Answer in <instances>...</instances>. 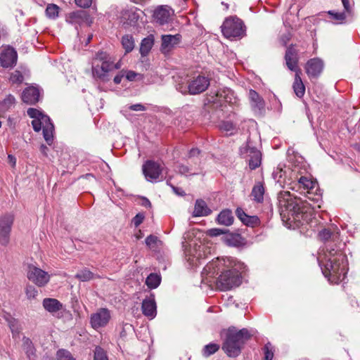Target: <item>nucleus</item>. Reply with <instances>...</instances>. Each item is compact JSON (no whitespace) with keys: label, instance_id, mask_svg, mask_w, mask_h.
I'll return each instance as SVG.
<instances>
[{"label":"nucleus","instance_id":"obj_1","mask_svg":"<svg viewBox=\"0 0 360 360\" xmlns=\"http://www.w3.org/2000/svg\"><path fill=\"white\" fill-rule=\"evenodd\" d=\"M280 214L283 221H300V232L307 237H312L315 233L314 219V207L307 199H297L290 192H280L278 196Z\"/></svg>","mask_w":360,"mask_h":360},{"label":"nucleus","instance_id":"obj_2","mask_svg":"<svg viewBox=\"0 0 360 360\" xmlns=\"http://www.w3.org/2000/svg\"><path fill=\"white\" fill-rule=\"evenodd\" d=\"M208 268L213 269L214 273H221L217 279V285L221 290H229L240 285L241 273L245 266L243 263L231 258H218Z\"/></svg>","mask_w":360,"mask_h":360},{"label":"nucleus","instance_id":"obj_3","mask_svg":"<svg viewBox=\"0 0 360 360\" xmlns=\"http://www.w3.org/2000/svg\"><path fill=\"white\" fill-rule=\"evenodd\" d=\"M221 335L224 336L221 348L229 357L238 356L243 345L252 337L247 328L237 330L235 327L223 330Z\"/></svg>","mask_w":360,"mask_h":360},{"label":"nucleus","instance_id":"obj_4","mask_svg":"<svg viewBox=\"0 0 360 360\" xmlns=\"http://www.w3.org/2000/svg\"><path fill=\"white\" fill-rule=\"evenodd\" d=\"M334 250V249L329 250L330 257L328 259V262L326 264L322 262H320L319 266L324 277L330 283L337 284L345 278L347 264L345 263V256L342 253L335 255L333 253Z\"/></svg>","mask_w":360,"mask_h":360},{"label":"nucleus","instance_id":"obj_5","mask_svg":"<svg viewBox=\"0 0 360 360\" xmlns=\"http://www.w3.org/2000/svg\"><path fill=\"white\" fill-rule=\"evenodd\" d=\"M221 32L227 39H240L245 34V26L237 16L226 18L221 26Z\"/></svg>","mask_w":360,"mask_h":360},{"label":"nucleus","instance_id":"obj_6","mask_svg":"<svg viewBox=\"0 0 360 360\" xmlns=\"http://www.w3.org/2000/svg\"><path fill=\"white\" fill-rule=\"evenodd\" d=\"M27 277L38 287L45 286L50 280V275L48 272L33 264L27 266Z\"/></svg>","mask_w":360,"mask_h":360},{"label":"nucleus","instance_id":"obj_7","mask_svg":"<svg viewBox=\"0 0 360 360\" xmlns=\"http://www.w3.org/2000/svg\"><path fill=\"white\" fill-rule=\"evenodd\" d=\"M14 216L11 214H6L0 217V244L7 246L10 243V236Z\"/></svg>","mask_w":360,"mask_h":360},{"label":"nucleus","instance_id":"obj_8","mask_svg":"<svg viewBox=\"0 0 360 360\" xmlns=\"http://www.w3.org/2000/svg\"><path fill=\"white\" fill-rule=\"evenodd\" d=\"M164 167L154 160H148L142 166L143 173L148 181H157L162 176Z\"/></svg>","mask_w":360,"mask_h":360},{"label":"nucleus","instance_id":"obj_9","mask_svg":"<svg viewBox=\"0 0 360 360\" xmlns=\"http://www.w3.org/2000/svg\"><path fill=\"white\" fill-rule=\"evenodd\" d=\"M210 84V79L205 75H199L190 81L188 84V93L191 95L200 94L207 89Z\"/></svg>","mask_w":360,"mask_h":360},{"label":"nucleus","instance_id":"obj_10","mask_svg":"<svg viewBox=\"0 0 360 360\" xmlns=\"http://www.w3.org/2000/svg\"><path fill=\"white\" fill-rule=\"evenodd\" d=\"M110 317V312L108 309L100 308L96 313L91 315V326L95 330L105 327L108 323Z\"/></svg>","mask_w":360,"mask_h":360},{"label":"nucleus","instance_id":"obj_11","mask_svg":"<svg viewBox=\"0 0 360 360\" xmlns=\"http://www.w3.org/2000/svg\"><path fill=\"white\" fill-rule=\"evenodd\" d=\"M181 39L182 37L180 34H176L174 35H162V44L160 46V51L165 55L169 54L174 49H175L181 43Z\"/></svg>","mask_w":360,"mask_h":360},{"label":"nucleus","instance_id":"obj_12","mask_svg":"<svg viewBox=\"0 0 360 360\" xmlns=\"http://www.w3.org/2000/svg\"><path fill=\"white\" fill-rule=\"evenodd\" d=\"M18 53L15 49L10 46L5 48L0 54V63L4 68H11L17 63Z\"/></svg>","mask_w":360,"mask_h":360},{"label":"nucleus","instance_id":"obj_13","mask_svg":"<svg viewBox=\"0 0 360 360\" xmlns=\"http://www.w3.org/2000/svg\"><path fill=\"white\" fill-rule=\"evenodd\" d=\"M339 229L337 226L332 224L327 228H324L319 232V239L324 243H335L339 240Z\"/></svg>","mask_w":360,"mask_h":360},{"label":"nucleus","instance_id":"obj_14","mask_svg":"<svg viewBox=\"0 0 360 360\" xmlns=\"http://www.w3.org/2000/svg\"><path fill=\"white\" fill-rule=\"evenodd\" d=\"M298 182L300 187L303 188V199H307L314 205L315 203V192L313 191L314 181L307 176H301Z\"/></svg>","mask_w":360,"mask_h":360},{"label":"nucleus","instance_id":"obj_15","mask_svg":"<svg viewBox=\"0 0 360 360\" xmlns=\"http://www.w3.org/2000/svg\"><path fill=\"white\" fill-rule=\"evenodd\" d=\"M195 166L186 165L179 163L176 165L177 172L181 175L186 176L202 175L204 176L205 172L203 171V168L200 166V162H194Z\"/></svg>","mask_w":360,"mask_h":360},{"label":"nucleus","instance_id":"obj_16","mask_svg":"<svg viewBox=\"0 0 360 360\" xmlns=\"http://www.w3.org/2000/svg\"><path fill=\"white\" fill-rule=\"evenodd\" d=\"M247 153V161L251 169H255L259 167L262 162V153L255 147L247 146L245 148Z\"/></svg>","mask_w":360,"mask_h":360},{"label":"nucleus","instance_id":"obj_17","mask_svg":"<svg viewBox=\"0 0 360 360\" xmlns=\"http://www.w3.org/2000/svg\"><path fill=\"white\" fill-rule=\"evenodd\" d=\"M67 22L70 24L81 25L86 23L90 25L91 23V18L89 14L85 11H77L71 12L67 17Z\"/></svg>","mask_w":360,"mask_h":360},{"label":"nucleus","instance_id":"obj_18","mask_svg":"<svg viewBox=\"0 0 360 360\" xmlns=\"http://www.w3.org/2000/svg\"><path fill=\"white\" fill-rule=\"evenodd\" d=\"M285 59L288 68L294 72H301L300 70L297 68V52L292 45L287 48L285 55Z\"/></svg>","mask_w":360,"mask_h":360},{"label":"nucleus","instance_id":"obj_19","mask_svg":"<svg viewBox=\"0 0 360 360\" xmlns=\"http://www.w3.org/2000/svg\"><path fill=\"white\" fill-rule=\"evenodd\" d=\"M39 89L33 86L27 87L22 94V100L29 105H34L39 101Z\"/></svg>","mask_w":360,"mask_h":360},{"label":"nucleus","instance_id":"obj_20","mask_svg":"<svg viewBox=\"0 0 360 360\" xmlns=\"http://www.w3.org/2000/svg\"><path fill=\"white\" fill-rule=\"evenodd\" d=\"M236 214L242 223L248 226L254 228L260 225V219L257 216L248 215L240 207L236 209Z\"/></svg>","mask_w":360,"mask_h":360},{"label":"nucleus","instance_id":"obj_21","mask_svg":"<svg viewBox=\"0 0 360 360\" xmlns=\"http://www.w3.org/2000/svg\"><path fill=\"white\" fill-rule=\"evenodd\" d=\"M171 13L167 6H158L154 11L153 18L160 25L167 23L169 20Z\"/></svg>","mask_w":360,"mask_h":360},{"label":"nucleus","instance_id":"obj_22","mask_svg":"<svg viewBox=\"0 0 360 360\" xmlns=\"http://www.w3.org/2000/svg\"><path fill=\"white\" fill-rule=\"evenodd\" d=\"M151 297L143 300L141 309L146 316L153 319L156 316L157 310L154 296L151 295Z\"/></svg>","mask_w":360,"mask_h":360},{"label":"nucleus","instance_id":"obj_23","mask_svg":"<svg viewBox=\"0 0 360 360\" xmlns=\"http://www.w3.org/2000/svg\"><path fill=\"white\" fill-rule=\"evenodd\" d=\"M139 14L133 9L124 10L122 12L121 19L125 25L134 26L139 19Z\"/></svg>","mask_w":360,"mask_h":360},{"label":"nucleus","instance_id":"obj_24","mask_svg":"<svg viewBox=\"0 0 360 360\" xmlns=\"http://www.w3.org/2000/svg\"><path fill=\"white\" fill-rule=\"evenodd\" d=\"M212 212V210L207 207V203L202 199L195 201L193 217L207 216Z\"/></svg>","mask_w":360,"mask_h":360},{"label":"nucleus","instance_id":"obj_25","mask_svg":"<svg viewBox=\"0 0 360 360\" xmlns=\"http://www.w3.org/2000/svg\"><path fill=\"white\" fill-rule=\"evenodd\" d=\"M42 304L44 308L50 313H56L63 308L62 303L55 298H45Z\"/></svg>","mask_w":360,"mask_h":360},{"label":"nucleus","instance_id":"obj_26","mask_svg":"<svg viewBox=\"0 0 360 360\" xmlns=\"http://www.w3.org/2000/svg\"><path fill=\"white\" fill-rule=\"evenodd\" d=\"M22 349L25 351V354L29 360H34L36 356V349L32 340L25 336L22 338Z\"/></svg>","mask_w":360,"mask_h":360},{"label":"nucleus","instance_id":"obj_27","mask_svg":"<svg viewBox=\"0 0 360 360\" xmlns=\"http://www.w3.org/2000/svg\"><path fill=\"white\" fill-rule=\"evenodd\" d=\"M264 191L263 184L261 182L256 183L251 191V196H252L253 200L257 203L263 202Z\"/></svg>","mask_w":360,"mask_h":360},{"label":"nucleus","instance_id":"obj_28","mask_svg":"<svg viewBox=\"0 0 360 360\" xmlns=\"http://www.w3.org/2000/svg\"><path fill=\"white\" fill-rule=\"evenodd\" d=\"M249 98L250 99L251 105L255 110H260L264 108L263 98L255 90H250Z\"/></svg>","mask_w":360,"mask_h":360},{"label":"nucleus","instance_id":"obj_29","mask_svg":"<svg viewBox=\"0 0 360 360\" xmlns=\"http://www.w3.org/2000/svg\"><path fill=\"white\" fill-rule=\"evenodd\" d=\"M234 220V217L232 214V212L230 210H222L217 216V221L218 224L224 225V226H230L233 224Z\"/></svg>","mask_w":360,"mask_h":360},{"label":"nucleus","instance_id":"obj_30","mask_svg":"<svg viewBox=\"0 0 360 360\" xmlns=\"http://www.w3.org/2000/svg\"><path fill=\"white\" fill-rule=\"evenodd\" d=\"M225 242L229 246L240 247L245 244V239L239 233H229L226 236Z\"/></svg>","mask_w":360,"mask_h":360},{"label":"nucleus","instance_id":"obj_31","mask_svg":"<svg viewBox=\"0 0 360 360\" xmlns=\"http://www.w3.org/2000/svg\"><path fill=\"white\" fill-rule=\"evenodd\" d=\"M75 277L81 282H86L99 278L98 276L94 274L87 268H83L79 270Z\"/></svg>","mask_w":360,"mask_h":360},{"label":"nucleus","instance_id":"obj_32","mask_svg":"<svg viewBox=\"0 0 360 360\" xmlns=\"http://www.w3.org/2000/svg\"><path fill=\"white\" fill-rule=\"evenodd\" d=\"M153 44L154 36L153 34H150L147 37L144 38L141 41L140 46V53L141 54V56H145L148 55V53L151 50Z\"/></svg>","mask_w":360,"mask_h":360},{"label":"nucleus","instance_id":"obj_33","mask_svg":"<svg viewBox=\"0 0 360 360\" xmlns=\"http://www.w3.org/2000/svg\"><path fill=\"white\" fill-rule=\"evenodd\" d=\"M301 72H296L295 77V81L292 85V88L294 90L295 94L298 96L299 98H301L304 96V91H305V87L301 79L300 74Z\"/></svg>","mask_w":360,"mask_h":360},{"label":"nucleus","instance_id":"obj_34","mask_svg":"<svg viewBox=\"0 0 360 360\" xmlns=\"http://www.w3.org/2000/svg\"><path fill=\"white\" fill-rule=\"evenodd\" d=\"M54 130V126L53 123L51 122V119H49V122H47L46 124H44L43 127V136L49 145H51L53 142V133Z\"/></svg>","mask_w":360,"mask_h":360},{"label":"nucleus","instance_id":"obj_35","mask_svg":"<svg viewBox=\"0 0 360 360\" xmlns=\"http://www.w3.org/2000/svg\"><path fill=\"white\" fill-rule=\"evenodd\" d=\"M161 281V278L156 274H150L146 280V284L150 289L156 288Z\"/></svg>","mask_w":360,"mask_h":360},{"label":"nucleus","instance_id":"obj_36","mask_svg":"<svg viewBox=\"0 0 360 360\" xmlns=\"http://www.w3.org/2000/svg\"><path fill=\"white\" fill-rule=\"evenodd\" d=\"M6 321L13 334V337L18 336L20 332V328L19 327L18 321L10 315L6 317Z\"/></svg>","mask_w":360,"mask_h":360},{"label":"nucleus","instance_id":"obj_37","mask_svg":"<svg viewBox=\"0 0 360 360\" xmlns=\"http://www.w3.org/2000/svg\"><path fill=\"white\" fill-rule=\"evenodd\" d=\"M122 44L127 53L131 52L134 47V40L131 35L125 34L122 38Z\"/></svg>","mask_w":360,"mask_h":360},{"label":"nucleus","instance_id":"obj_38","mask_svg":"<svg viewBox=\"0 0 360 360\" xmlns=\"http://www.w3.org/2000/svg\"><path fill=\"white\" fill-rule=\"evenodd\" d=\"M50 117L49 116L41 117L39 119H34L32 121V125L33 129L39 132L41 128L43 129L44 124H46L47 122H49Z\"/></svg>","mask_w":360,"mask_h":360},{"label":"nucleus","instance_id":"obj_39","mask_svg":"<svg viewBox=\"0 0 360 360\" xmlns=\"http://www.w3.org/2000/svg\"><path fill=\"white\" fill-rule=\"evenodd\" d=\"M219 349V345L216 343H210L205 345L202 349V355L208 357L217 352Z\"/></svg>","mask_w":360,"mask_h":360},{"label":"nucleus","instance_id":"obj_40","mask_svg":"<svg viewBox=\"0 0 360 360\" xmlns=\"http://www.w3.org/2000/svg\"><path fill=\"white\" fill-rule=\"evenodd\" d=\"M92 74L94 77L98 78L102 81L108 80V75L100 67L99 65H94L92 67Z\"/></svg>","mask_w":360,"mask_h":360},{"label":"nucleus","instance_id":"obj_41","mask_svg":"<svg viewBox=\"0 0 360 360\" xmlns=\"http://www.w3.org/2000/svg\"><path fill=\"white\" fill-rule=\"evenodd\" d=\"M59 7L53 4H49L46 8V16L54 19L58 15Z\"/></svg>","mask_w":360,"mask_h":360},{"label":"nucleus","instance_id":"obj_42","mask_svg":"<svg viewBox=\"0 0 360 360\" xmlns=\"http://www.w3.org/2000/svg\"><path fill=\"white\" fill-rule=\"evenodd\" d=\"M57 360H75L72 354L64 349H59L56 353Z\"/></svg>","mask_w":360,"mask_h":360},{"label":"nucleus","instance_id":"obj_43","mask_svg":"<svg viewBox=\"0 0 360 360\" xmlns=\"http://www.w3.org/2000/svg\"><path fill=\"white\" fill-rule=\"evenodd\" d=\"M232 91L229 89H226L223 90H219L217 92L216 96L221 98H223L224 101L228 103H231V97Z\"/></svg>","mask_w":360,"mask_h":360},{"label":"nucleus","instance_id":"obj_44","mask_svg":"<svg viewBox=\"0 0 360 360\" xmlns=\"http://www.w3.org/2000/svg\"><path fill=\"white\" fill-rule=\"evenodd\" d=\"M264 360H272L274 358V347L270 342L265 344L264 348Z\"/></svg>","mask_w":360,"mask_h":360},{"label":"nucleus","instance_id":"obj_45","mask_svg":"<svg viewBox=\"0 0 360 360\" xmlns=\"http://www.w3.org/2000/svg\"><path fill=\"white\" fill-rule=\"evenodd\" d=\"M328 14L332 16V19L336 20L337 22L342 23L346 19L347 16L350 15H347V13L344 12H334V11H328Z\"/></svg>","mask_w":360,"mask_h":360},{"label":"nucleus","instance_id":"obj_46","mask_svg":"<svg viewBox=\"0 0 360 360\" xmlns=\"http://www.w3.org/2000/svg\"><path fill=\"white\" fill-rule=\"evenodd\" d=\"M305 69L309 77H315V58H311L307 63Z\"/></svg>","mask_w":360,"mask_h":360},{"label":"nucleus","instance_id":"obj_47","mask_svg":"<svg viewBox=\"0 0 360 360\" xmlns=\"http://www.w3.org/2000/svg\"><path fill=\"white\" fill-rule=\"evenodd\" d=\"M25 294L27 299H34L38 295V290L32 285H27L25 288Z\"/></svg>","mask_w":360,"mask_h":360},{"label":"nucleus","instance_id":"obj_48","mask_svg":"<svg viewBox=\"0 0 360 360\" xmlns=\"http://www.w3.org/2000/svg\"><path fill=\"white\" fill-rule=\"evenodd\" d=\"M94 360H108L106 353L101 347H96Z\"/></svg>","mask_w":360,"mask_h":360},{"label":"nucleus","instance_id":"obj_49","mask_svg":"<svg viewBox=\"0 0 360 360\" xmlns=\"http://www.w3.org/2000/svg\"><path fill=\"white\" fill-rule=\"evenodd\" d=\"M23 79L24 77L20 71L15 70L13 72L11 73L10 80L13 83L21 84L23 82Z\"/></svg>","mask_w":360,"mask_h":360},{"label":"nucleus","instance_id":"obj_50","mask_svg":"<svg viewBox=\"0 0 360 360\" xmlns=\"http://www.w3.org/2000/svg\"><path fill=\"white\" fill-rule=\"evenodd\" d=\"M158 239V237L153 235H150L146 238V244L150 249H154Z\"/></svg>","mask_w":360,"mask_h":360},{"label":"nucleus","instance_id":"obj_51","mask_svg":"<svg viewBox=\"0 0 360 360\" xmlns=\"http://www.w3.org/2000/svg\"><path fill=\"white\" fill-rule=\"evenodd\" d=\"M228 231L226 229L214 228L210 229L207 231V234L211 237H216L222 234L227 233Z\"/></svg>","mask_w":360,"mask_h":360},{"label":"nucleus","instance_id":"obj_52","mask_svg":"<svg viewBox=\"0 0 360 360\" xmlns=\"http://www.w3.org/2000/svg\"><path fill=\"white\" fill-rule=\"evenodd\" d=\"M27 115L31 117L34 119H39L41 118V117L46 116V115H44L42 112L39 111L38 110L35 108H29L27 110Z\"/></svg>","mask_w":360,"mask_h":360},{"label":"nucleus","instance_id":"obj_53","mask_svg":"<svg viewBox=\"0 0 360 360\" xmlns=\"http://www.w3.org/2000/svg\"><path fill=\"white\" fill-rule=\"evenodd\" d=\"M200 155V150L198 148H193L189 150L188 155V159H191L193 158H195L197 160L196 162L198 163L199 162L201 163L200 158H199Z\"/></svg>","mask_w":360,"mask_h":360},{"label":"nucleus","instance_id":"obj_54","mask_svg":"<svg viewBox=\"0 0 360 360\" xmlns=\"http://www.w3.org/2000/svg\"><path fill=\"white\" fill-rule=\"evenodd\" d=\"M220 129L231 134L235 129L234 124L231 122H223L220 125Z\"/></svg>","mask_w":360,"mask_h":360},{"label":"nucleus","instance_id":"obj_55","mask_svg":"<svg viewBox=\"0 0 360 360\" xmlns=\"http://www.w3.org/2000/svg\"><path fill=\"white\" fill-rule=\"evenodd\" d=\"M94 0H75V4L80 8H88L91 7Z\"/></svg>","mask_w":360,"mask_h":360},{"label":"nucleus","instance_id":"obj_56","mask_svg":"<svg viewBox=\"0 0 360 360\" xmlns=\"http://www.w3.org/2000/svg\"><path fill=\"white\" fill-rule=\"evenodd\" d=\"M100 67L104 70V72L108 75L110 71L113 70V63L110 60H105L101 63Z\"/></svg>","mask_w":360,"mask_h":360},{"label":"nucleus","instance_id":"obj_57","mask_svg":"<svg viewBox=\"0 0 360 360\" xmlns=\"http://www.w3.org/2000/svg\"><path fill=\"white\" fill-rule=\"evenodd\" d=\"M342 5L345 8V12L347 13V15H352V5L353 4H350L349 0H341Z\"/></svg>","mask_w":360,"mask_h":360},{"label":"nucleus","instance_id":"obj_58","mask_svg":"<svg viewBox=\"0 0 360 360\" xmlns=\"http://www.w3.org/2000/svg\"><path fill=\"white\" fill-rule=\"evenodd\" d=\"M144 215L141 213H138L133 219L132 222L135 227H138L143 221Z\"/></svg>","mask_w":360,"mask_h":360},{"label":"nucleus","instance_id":"obj_59","mask_svg":"<svg viewBox=\"0 0 360 360\" xmlns=\"http://www.w3.org/2000/svg\"><path fill=\"white\" fill-rule=\"evenodd\" d=\"M95 60H98L102 63L103 61L110 60V58H109L108 55L105 52L101 51V52H98L96 54Z\"/></svg>","mask_w":360,"mask_h":360},{"label":"nucleus","instance_id":"obj_60","mask_svg":"<svg viewBox=\"0 0 360 360\" xmlns=\"http://www.w3.org/2000/svg\"><path fill=\"white\" fill-rule=\"evenodd\" d=\"M15 99L13 96L8 95L4 100V104L6 105L7 107H10L13 104L15 103Z\"/></svg>","mask_w":360,"mask_h":360},{"label":"nucleus","instance_id":"obj_61","mask_svg":"<svg viewBox=\"0 0 360 360\" xmlns=\"http://www.w3.org/2000/svg\"><path fill=\"white\" fill-rule=\"evenodd\" d=\"M129 110L134 111H144L146 110V107L141 103L131 105L129 107Z\"/></svg>","mask_w":360,"mask_h":360},{"label":"nucleus","instance_id":"obj_62","mask_svg":"<svg viewBox=\"0 0 360 360\" xmlns=\"http://www.w3.org/2000/svg\"><path fill=\"white\" fill-rule=\"evenodd\" d=\"M324 64L323 60L316 58V75L322 72Z\"/></svg>","mask_w":360,"mask_h":360},{"label":"nucleus","instance_id":"obj_63","mask_svg":"<svg viewBox=\"0 0 360 360\" xmlns=\"http://www.w3.org/2000/svg\"><path fill=\"white\" fill-rule=\"evenodd\" d=\"M136 76H137V74L134 71H132V70L127 71V72L126 74V78L129 81H134Z\"/></svg>","mask_w":360,"mask_h":360},{"label":"nucleus","instance_id":"obj_64","mask_svg":"<svg viewBox=\"0 0 360 360\" xmlns=\"http://www.w3.org/2000/svg\"><path fill=\"white\" fill-rule=\"evenodd\" d=\"M124 77V74H122V72H120L118 73L115 77H114V82L116 84H120L121 81H122V79Z\"/></svg>","mask_w":360,"mask_h":360}]
</instances>
